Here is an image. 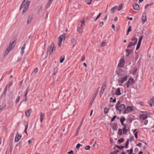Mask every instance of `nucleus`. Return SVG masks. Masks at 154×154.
Listing matches in <instances>:
<instances>
[{
    "label": "nucleus",
    "mask_w": 154,
    "mask_h": 154,
    "mask_svg": "<svg viewBox=\"0 0 154 154\" xmlns=\"http://www.w3.org/2000/svg\"><path fill=\"white\" fill-rule=\"evenodd\" d=\"M30 3V2L26 0H24L23 2L20 7V9L22 10L23 9L22 12V15H23L26 12L29 8V7Z\"/></svg>",
    "instance_id": "nucleus-1"
},
{
    "label": "nucleus",
    "mask_w": 154,
    "mask_h": 154,
    "mask_svg": "<svg viewBox=\"0 0 154 154\" xmlns=\"http://www.w3.org/2000/svg\"><path fill=\"white\" fill-rule=\"evenodd\" d=\"M118 75L120 77L118 80L119 83L122 84L127 80V76L126 75H125L122 71H120L118 72Z\"/></svg>",
    "instance_id": "nucleus-2"
},
{
    "label": "nucleus",
    "mask_w": 154,
    "mask_h": 154,
    "mask_svg": "<svg viewBox=\"0 0 154 154\" xmlns=\"http://www.w3.org/2000/svg\"><path fill=\"white\" fill-rule=\"evenodd\" d=\"M16 42L15 41H13L12 42H10L9 47L6 49L5 52V54L7 55L9 53L10 51L12 50L14 47V44L16 43Z\"/></svg>",
    "instance_id": "nucleus-3"
},
{
    "label": "nucleus",
    "mask_w": 154,
    "mask_h": 154,
    "mask_svg": "<svg viewBox=\"0 0 154 154\" xmlns=\"http://www.w3.org/2000/svg\"><path fill=\"white\" fill-rule=\"evenodd\" d=\"M117 111H118L121 112L122 111L125 110V106L124 104H121L117 108H116Z\"/></svg>",
    "instance_id": "nucleus-4"
},
{
    "label": "nucleus",
    "mask_w": 154,
    "mask_h": 154,
    "mask_svg": "<svg viewBox=\"0 0 154 154\" xmlns=\"http://www.w3.org/2000/svg\"><path fill=\"white\" fill-rule=\"evenodd\" d=\"M83 26H82L80 24H79L78 25L77 30L79 33H82L83 32Z\"/></svg>",
    "instance_id": "nucleus-5"
},
{
    "label": "nucleus",
    "mask_w": 154,
    "mask_h": 154,
    "mask_svg": "<svg viewBox=\"0 0 154 154\" xmlns=\"http://www.w3.org/2000/svg\"><path fill=\"white\" fill-rule=\"evenodd\" d=\"M134 83V80L132 78H130L127 82L126 86H127V88H128L130 85L133 84Z\"/></svg>",
    "instance_id": "nucleus-6"
},
{
    "label": "nucleus",
    "mask_w": 154,
    "mask_h": 154,
    "mask_svg": "<svg viewBox=\"0 0 154 154\" xmlns=\"http://www.w3.org/2000/svg\"><path fill=\"white\" fill-rule=\"evenodd\" d=\"M63 38L64 39L65 38V35L64 34L62 35H61L60 37L59 38V39H58L59 42L58 43V45L59 46H60L62 42V40Z\"/></svg>",
    "instance_id": "nucleus-7"
},
{
    "label": "nucleus",
    "mask_w": 154,
    "mask_h": 154,
    "mask_svg": "<svg viewBox=\"0 0 154 154\" xmlns=\"http://www.w3.org/2000/svg\"><path fill=\"white\" fill-rule=\"evenodd\" d=\"M133 110L131 106H128L126 109H125V110L124 111L123 113L124 114L130 112L132 111Z\"/></svg>",
    "instance_id": "nucleus-8"
},
{
    "label": "nucleus",
    "mask_w": 154,
    "mask_h": 154,
    "mask_svg": "<svg viewBox=\"0 0 154 154\" xmlns=\"http://www.w3.org/2000/svg\"><path fill=\"white\" fill-rule=\"evenodd\" d=\"M143 35H141L139 37L138 42L137 43V47L136 48V50H138V49L140 47V45H141V43L142 40L143 39Z\"/></svg>",
    "instance_id": "nucleus-9"
},
{
    "label": "nucleus",
    "mask_w": 154,
    "mask_h": 154,
    "mask_svg": "<svg viewBox=\"0 0 154 154\" xmlns=\"http://www.w3.org/2000/svg\"><path fill=\"white\" fill-rule=\"evenodd\" d=\"M125 64V60L124 59H121L119 61V63L118 64V66L119 67H123Z\"/></svg>",
    "instance_id": "nucleus-10"
},
{
    "label": "nucleus",
    "mask_w": 154,
    "mask_h": 154,
    "mask_svg": "<svg viewBox=\"0 0 154 154\" xmlns=\"http://www.w3.org/2000/svg\"><path fill=\"white\" fill-rule=\"evenodd\" d=\"M132 6L134 10L137 11H138L139 10V6L138 4L136 3H134L132 5Z\"/></svg>",
    "instance_id": "nucleus-11"
},
{
    "label": "nucleus",
    "mask_w": 154,
    "mask_h": 154,
    "mask_svg": "<svg viewBox=\"0 0 154 154\" xmlns=\"http://www.w3.org/2000/svg\"><path fill=\"white\" fill-rule=\"evenodd\" d=\"M148 103L151 107H152L153 105H154V98H150L148 102Z\"/></svg>",
    "instance_id": "nucleus-12"
},
{
    "label": "nucleus",
    "mask_w": 154,
    "mask_h": 154,
    "mask_svg": "<svg viewBox=\"0 0 154 154\" xmlns=\"http://www.w3.org/2000/svg\"><path fill=\"white\" fill-rule=\"evenodd\" d=\"M54 45L53 43H52L51 46L49 48V52H50L49 54L51 55L52 54V52H53V50L54 48Z\"/></svg>",
    "instance_id": "nucleus-13"
},
{
    "label": "nucleus",
    "mask_w": 154,
    "mask_h": 154,
    "mask_svg": "<svg viewBox=\"0 0 154 154\" xmlns=\"http://www.w3.org/2000/svg\"><path fill=\"white\" fill-rule=\"evenodd\" d=\"M146 21V14H143L142 18V24H143Z\"/></svg>",
    "instance_id": "nucleus-14"
},
{
    "label": "nucleus",
    "mask_w": 154,
    "mask_h": 154,
    "mask_svg": "<svg viewBox=\"0 0 154 154\" xmlns=\"http://www.w3.org/2000/svg\"><path fill=\"white\" fill-rule=\"evenodd\" d=\"M139 117L140 119L144 120L146 119L147 118V117L146 115L144 114L140 115Z\"/></svg>",
    "instance_id": "nucleus-15"
},
{
    "label": "nucleus",
    "mask_w": 154,
    "mask_h": 154,
    "mask_svg": "<svg viewBox=\"0 0 154 154\" xmlns=\"http://www.w3.org/2000/svg\"><path fill=\"white\" fill-rule=\"evenodd\" d=\"M54 0H48L47 4L45 5V9H47L51 4L52 2Z\"/></svg>",
    "instance_id": "nucleus-16"
},
{
    "label": "nucleus",
    "mask_w": 154,
    "mask_h": 154,
    "mask_svg": "<svg viewBox=\"0 0 154 154\" xmlns=\"http://www.w3.org/2000/svg\"><path fill=\"white\" fill-rule=\"evenodd\" d=\"M21 137L19 135L18 133L16 134L15 140V141H18L20 139Z\"/></svg>",
    "instance_id": "nucleus-17"
},
{
    "label": "nucleus",
    "mask_w": 154,
    "mask_h": 154,
    "mask_svg": "<svg viewBox=\"0 0 154 154\" xmlns=\"http://www.w3.org/2000/svg\"><path fill=\"white\" fill-rule=\"evenodd\" d=\"M82 122H83V121H82L81 122L80 125L79 126V127L77 128L75 135L74 136H76L78 134L79 132V131L80 130V129L82 125Z\"/></svg>",
    "instance_id": "nucleus-18"
},
{
    "label": "nucleus",
    "mask_w": 154,
    "mask_h": 154,
    "mask_svg": "<svg viewBox=\"0 0 154 154\" xmlns=\"http://www.w3.org/2000/svg\"><path fill=\"white\" fill-rule=\"evenodd\" d=\"M31 109H29L28 110L25 111V114L26 116L28 117H29L30 116L31 114Z\"/></svg>",
    "instance_id": "nucleus-19"
},
{
    "label": "nucleus",
    "mask_w": 154,
    "mask_h": 154,
    "mask_svg": "<svg viewBox=\"0 0 154 154\" xmlns=\"http://www.w3.org/2000/svg\"><path fill=\"white\" fill-rule=\"evenodd\" d=\"M71 43L72 45L73 48L76 43V41L74 38H72L71 39Z\"/></svg>",
    "instance_id": "nucleus-20"
},
{
    "label": "nucleus",
    "mask_w": 154,
    "mask_h": 154,
    "mask_svg": "<svg viewBox=\"0 0 154 154\" xmlns=\"http://www.w3.org/2000/svg\"><path fill=\"white\" fill-rule=\"evenodd\" d=\"M45 114L43 112H41L40 113V119L41 122H42L43 120Z\"/></svg>",
    "instance_id": "nucleus-21"
},
{
    "label": "nucleus",
    "mask_w": 154,
    "mask_h": 154,
    "mask_svg": "<svg viewBox=\"0 0 154 154\" xmlns=\"http://www.w3.org/2000/svg\"><path fill=\"white\" fill-rule=\"evenodd\" d=\"M26 44H24V45H23V46H24L23 47H22L21 48V54L22 55H23V54L24 53V49L25 48V47L26 46Z\"/></svg>",
    "instance_id": "nucleus-22"
},
{
    "label": "nucleus",
    "mask_w": 154,
    "mask_h": 154,
    "mask_svg": "<svg viewBox=\"0 0 154 154\" xmlns=\"http://www.w3.org/2000/svg\"><path fill=\"white\" fill-rule=\"evenodd\" d=\"M32 20V17L31 16H29L28 18V19L27 20V24L30 23Z\"/></svg>",
    "instance_id": "nucleus-23"
},
{
    "label": "nucleus",
    "mask_w": 154,
    "mask_h": 154,
    "mask_svg": "<svg viewBox=\"0 0 154 154\" xmlns=\"http://www.w3.org/2000/svg\"><path fill=\"white\" fill-rule=\"evenodd\" d=\"M115 94L117 95H120L121 94L120 88H118L117 89V90L115 92Z\"/></svg>",
    "instance_id": "nucleus-24"
},
{
    "label": "nucleus",
    "mask_w": 154,
    "mask_h": 154,
    "mask_svg": "<svg viewBox=\"0 0 154 154\" xmlns=\"http://www.w3.org/2000/svg\"><path fill=\"white\" fill-rule=\"evenodd\" d=\"M125 120V117H123L120 119V121L121 123V124L122 125L125 126V125L124 124V122Z\"/></svg>",
    "instance_id": "nucleus-25"
},
{
    "label": "nucleus",
    "mask_w": 154,
    "mask_h": 154,
    "mask_svg": "<svg viewBox=\"0 0 154 154\" xmlns=\"http://www.w3.org/2000/svg\"><path fill=\"white\" fill-rule=\"evenodd\" d=\"M97 94V92H96L95 93L94 95V96L92 98V100L90 102V104H91V105L92 103H93V102L94 101V100L95 99V98L96 97Z\"/></svg>",
    "instance_id": "nucleus-26"
},
{
    "label": "nucleus",
    "mask_w": 154,
    "mask_h": 154,
    "mask_svg": "<svg viewBox=\"0 0 154 154\" xmlns=\"http://www.w3.org/2000/svg\"><path fill=\"white\" fill-rule=\"evenodd\" d=\"M136 44L135 43H133V42H131L129 43V45L127 46L128 48H130L131 47L135 45Z\"/></svg>",
    "instance_id": "nucleus-27"
},
{
    "label": "nucleus",
    "mask_w": 154,
    "mask_h": 154,
    "mask_svg": "<svg viewBox=\"0 0 154 154\" xmlns=\"http://www.w3.org/2000/svg\"><path fill=\"white\" fill-rule=\"evenodd\" d=\"M126 126H124V128H123L122 130L123 131V133L125 134H126L128 131V130L126 129Z\"/></svg>",
    "instance_id": "nucleus-28"
},
{
    "label": "nucleus",
    "mask_w": 154,
    "mask_h": 154,
    "mask_svg": "<svg viewBox=\"0 0 154 154\" xmlns=\"http://www.w3.org/2000/svg\"><path fill=\"white\" fill-rule=\"evenodd\" d=\"M118 126L116 124H113L112 125L113 129L115 130L116 131L117 129Z\"/></svg>",
    "instance_id": "nucleus-29"
},
{
    "label": "nucleus",
    "mask_w": 154,
    "mask_h": 154,
    "mask_svg": "<svg viewBox=\"0 0 154 154\" xmlns=\"http://www.w3.org/2000/svg\"><path fill=\"white\" fill-rule=\"evenodd\" d=\"M65 59V56H61L60 58V63H62L63 62Z\"/></svg>",
    "instance_id": "nucleus-30"
},
{
    "label": "nucleus",
    "mask_w": 154,
    "mask_h": 154,
    "mask_svg": "<svg viewBox=\"0 0 154 154\" xmlns=\"http://www.w3.org/2000/svg\"><path fill=\"white\" fill-rule=\"evenodd\" d=\"M123 6V5L122 4H121L117 8L118 11H119L121 10Z\"/></svg>",
    "instance_id": "nucleus-31"
},
{
    "label": "nucleus",
    "mask_w": 154,
    "mask_h": 154,
    "mask_svg": "<svg viewBox=\"0 0 154 154\" xmlns=\"http://www.w3.org/2000/svg\"><path fill=\"white\" fill-rule=\"evenodd\" d=\"M131 26H130L128 28L127 30L126 35H128L129 34V32H131Z\"/></svg>",
    "instance_id": "nucleus-32"
},
{
    "label": "nucleus",
    "mask_w": 154,
    "mask_h": 154,
    "mask_svg": "<svg viewBox=\"0 0 154 154\" xmlns=\"http://www.w3.org/2000/svg\"><path fill=\"white\" fill-rule=\"evenodd\" d=\"M122 129H119L118 131V134H119V136H121L122 135Z\"/></svg>",
    "instance_id": "nucleus-33"
},
{
    "label": "nucleus",
    "mask_w": 154,
    "mask_h": 154,
    "mask_svg": "<svg viewBox=\"0 0 154 154\" xmlns=\"http://www.w3.org/2000/svg\"><path fill=\"white\" fill-rule=\"evenodd\" d=\"M106 88V84L105 83H104L102 85V86L101 87V89L104 90Z\"/></svg>",
    "instance_id": "nucleus-34"
},
{
    "label": "nucleus",
    "mask_w": 154,
    "mask_h": 154,
    "mask_svg": "<svg viewBox=\"0 0 154 154\" xmlns=\"http://www.w3.org/2000/svg\"><path fill=\"white\" fill-rule=\"evenodd\" d=\"M117 6H115L111 9V12H113L115 11L116 9L117 8Z\"/></svg>",
    "instance_id": "nucleus-35"
},
{
    "label": "nucleus",
    "mask_w": 154,
    "mask_h": 154,
    "mask_svg": "<svg viewBox=\"0 0 154 154\" xmlns=\"http://www.w3.org/2000/svg\"><path fill=\"white\" fill-rule=\"evenodd\" d=\"M5 103L3 102L2 104V105H1L0 106V108L1 109V110L2 109L5 107Z\"/></svg>",
    "instance_id": "nucleus-36"
},
{
    "label": "nucleus",
    "mask_w": 154,
    "mask_h": 154,
    "mask_svg": "<svg viewBox=\"0 0 154 154\" xmlns=\"http://www.w3.org/2000/svg\"><path fill=\"white\" fill-rule=\"evenodd\" d=\"M131 41L134 42L133 43H135V44H136L137 41V39L134 37L131 39Z\"/></svg>",
    "instance_id": "nucleus-37"
},
{
    "label": "nucleus",
    "mask_w": 154,
    "mask_h": 154,
    "mask_svg": "<svg viewBox=\"0 0 154 154\" xmlns=\"http://www.w3.org/2000/svg\"><path fill=\"white\" fill-rule=\"evenodd\" d=\"M13 84V81H10L6 85L8 87H9L11 86Z\"/></svg>",
    "instance_id": "nucleus-38"
},
{
    "label": "nucleus",
    "mask_w": 154,
    "mask_h": 154,
    "mask_svg": "<svg viewBox=\"0 0 154 154\" xmlns=\"http://www.w3.org/2000/svg\"><path fill=\"white\" fill-rule=\"evenodd\" d=\"M125 51L127 54H130L131 53L132 50L126 49L125 50Z\"/></svg>",
    "instance_id": "nucleus-39"
},
{
    "label": "nucleus",
    "mask_w": 154,
    "mask_h": 154,
    "mask_svg": "<svg viewBox=\"0 0 154 154\" xmlns=\"http://www.w3.org/2000/svg\"><path fill=\"white\" fill-rule=\"evenodd\" d=\"M81 24H80L81 25H82V26H84L85 24V18L82 19V21H80Z\"/></svg>",
    "instance_id": "nucleus-40"
},
{
    "label": "nucleus",
    "mask_w": 154,
    "mask_h": 154,
    "mask_svg": "<svg viewBox=\"0 0 154 154\" xmlns=\"http://www.w3.org/2000/svg\"><path fill=\"white\" fill-rule=\"evenodd\" d=\"M38 69L37 68H35L34 69L33 71V72H32V74L33 73H35V74L37 72H38Z\"/></svg>",
    "instance_id": "nucleus-41"
},
{
    "label": "nucleus",
    "mask_w": 154,
    "mask_h": 154,
    "mask_svg": "<svg viewBox=\"0 0 154 154\" xmlns=\"http://www.w3.org/2000/svg\"><path fill=\"white\" fill-rule=\"evenodd\" d=\"M115 147L118 148L119 149H122L124 147V146H119L118 145L116 146Z\"/></svg>",
    "instance_id": "nucleus-42"
},
{
    "label": "nucleus",
    "mask_w": 154,
    "mask_h": 154,
    "mask_svg": "<svg viewBox=\"0 0 154 154\" xmlns=\"http://www.w3.org/2000/svg\"><path fill=\"white\" fill-rule=\"evenodd\" d=\"M20 96H18L15 101V103L16 104L17 103H18L19 102L20 100Z\"/></svg>",
    "instance_id": "nucleus-43"
},
{
    "label": "nucleus",
    "mask_w": 154,
    "mask_h": 154,
    "mask_svg": "<svg viewBox=\"0 0 154 154\" xmlns=\"http://www.w3.org/2000/svg\"><path fill=\"white\" fill-rule=\"evenodd\" d=\"M104 91V90L101 89L100 92V97H101L102 94H103Z\"/></svg>",
    "instance_id": "nucleus-44"
},
{
    "label": "nucleus",
    "mask_w": 154,
    "mask_h": 154,
    "mask_svg": "<svg viewBox=\"0 0 154 154\" xmlns=\"http://www.w3.org/2000/svg\"><path fill=\"white\" fill-rule=\"evenodd\" d=\"M29 91V87H28L26 90V92L24 95V97H26V95L27 94L28 92Z\"/></svg>",
    "instance_id": "nucleus-45"
},
{
    "label": "nucleus",
    "mask_w": 154,
    "mask_h": 154,
    "mask_svg": "<svg viewBox=\"0 0 154 154\" xmlns=\"http://www.w3.org/2000/svg\"><path fill=\"white\" fill-rule=\"evenodd\" d=\"M124 141V139L122 138H121L120 139H119L118 140V142H119L120 143H121L123 142Z\"/></svg>",
    "instance_id": "nucleus-46"
},
{
    "label": "nucleus",
    "mask_w": 154,
    "mask_h": 154,
    "mask_svg": "<svg viewBox=\"0 0 154 154\" xmlns=\"http://www.w3.org/2000/svg\"><path fill=\"white\" fill-rule=\"evenodd\" d=\"M153 5V3H150V4H147L145 7V9H146V8H147V7H149V6H152V5Z\"/></svg>",
    "instance_id": "nucleus-47"
},
{
    "label": "nucleus",
    "mask_w": 154,
    "mask_h": 154,
    "mask_svg": "<svg viewBox=\"0 0 154 154\" xmlns=\"http://www.w3.org/2000/svg\"><path fill=\"white\" fill-rule=\"evenodd\" d=\"M58 70V69L57 68H55L54 69V75H55L57 72Z\"/></svg>",
    "instance_id": "nucleus-48"
},
{
    "label": "nucleus",
    "mask_w": 154,
    "mask_h": 154,
    "mask_svg": "<svg viewBox=\"0 0 154 154\" xmlns=\"http://www.w3.org/2000/svg\"><path fill=\"white\" fill-rule=\"evenodd\" d=\"M129 139H128L125 144V147H126V148H128V146L129 144Z\"/></svg>",
    "instance_id": "nucleus-49"
},
{
    "label": "nucleus",
    "mask_w": 154,
    "mask_h": 154,
    "mask_svg": "<svg viewBox=\"0 0 154 154\" xmlns=\"http://www.w3.org/2000/svg\"><path fill=\"white\" fill-rule=\"evenodd\" d=\"M104 112L105 114H106L108 112V109L106 108H105L104 110Z\"/></svg>",
    "instance_id": "nucleus-50"
},
{
    "label": "nucleus",
    "mask_w": 154,
    "mask_h": 154,
    "mask_svg": "<svg viewBox=\"0 0 154 154\" xmlns=\"http://www.w3.org/2000/svg\"><path fill=\"white\" fill-rule=\"evenodd\" d=\"M91 1H92L91 0H86L85 1L87 4L88 5H90L91 3Z\"/></svg>",
    "instance_id": "nucleus-51"
},
{
    "label": "nucleus",
    "mask_w": 154,
    "mask_h": 154,
    "mask_svg": "<svg viewBox=\"0 0 154 154\" xmlns=\"http://www.w3.org/2000/svg\"><path fill=\"white\" fill-rule=\"evenodd\" d=\"M6 92H7V91H4V92H3V94H2V97H5V96L6 95Z\"/></svg>",
    "instance_id": "nucleus-52"
},
{
    "label": "nucleus",
    "mask_w": 154,
    "mask_h": 154,
    "mask_svg": "<svg viewBox=\"0 0 154 154\" xmlns=\"http://www.w3.org/2000/svg\"><path fill=\"white\" fill-rule=\"evenodd\" d=\"M90 149V146H89L87 145L85 146V149L86 150H88Z\"/></svg>",
    "instance_id": "nucleus-53"
},
{
    "label": "nucleus",
    "mask_w": 154,
    "mask_h": 154,
    "mask_svg": "<svg viewBox=\"0 0 154 154\" xmlns=\"http://www.w3.org/2000/svg\"><path fill=\"white\" fill-rule=\"evenodd\" d=\"M117 118V116H114L111 119V121L112 122H113L115 119Z\"/></svg>",
    "instance_id": "nucleus-54"
},
{
    "label": "nucleus",
    "mask_w": 154,
    "mask_h": 154,
    "mask_svg": "<svg viewBox=\"0 0 154 154\" xmlns=\"http://www.w3.org/2000/svg\"><path fill=\"white\" fill-rule=\"evenodd\" d=\"M120 101H119L116 105V108H117L119 106H120Z\"/></svg>",
    "instance_id": "nucleus-55"
},
{
    "label": "nucleus",
    "mask_w": 154,
    "mask_h": 154,
    "mask_svg": "<svg viewBox=\"0 0 154 154\" xmlns=\"http://www.w3.org/2000/svg\"><path fill=\"white\" fill-rule=\"evenodd\" d=\"M82 146V145H81L79 143H78V144L77 145H76V148L77 149H79V148H80V146Z\"/></svg>",
    "instance_id": "nucleus-56"
},
{
    "label": "nucleus",
    "mask_w": 154,
    "mask_h": 154,
    "mask_svg": "<svg viewBox=\"0 0 154 154\" xmlns=\"http://www.w3.org/2000/svg\"><path fill=\"white\" fill-rule=\"evenodd\" d=\"M28 125L27 124L26 127V128L25 129V130H24V132L26 133V134L27 135V131H26V130H27V129L28 128Z\"/></svg>",
    "instance_id": "nucleus-57"
},
{
    "label": "nucleus",
    "mask_w": 154,
    "mask_h": 154,
    "mask_svg": "<svg viewBox=\"0 0 154 154\" xmlns=\"http://www.w3.org/2000/svg\"><path fill=\"white\" fill-rule=\"evenodd\" d=\"M133 152V148H131L130 149V151L128 154H132Z\"/></svg>",
    "instance_id": "nucleus-58"
},
{
    "label": "nucleus",
    "mask_w": 154,
    "mask_h": 154,
    "mask_svg": "<svg viewBox=\"0 0 154 154\" xmlns=\"http://www.w3.org/2000/svg\"><path fill=\"white\" fill-rule=\"evenodd\" d=\"M137 133H138V131H137L134 134V136L136 139L137 138Z\"/></svg>",
    "instance_id": "nucleus-59"
},
{
    "label": "nucleus",
    "mask_w": 154,
    "mask_h": 154,
    "mask_svg": "<svg viewBox=\"0 0 154 154\" xmlns=\"http://www.w3.org/2000/svg\"><path fill=\"white\" fill-rule=\"evenodd\" d=\"M148 123V120H144V121L143 122V123L144 124V125H147V124Z\"/></svg>",
    "instance_id": "nucleus-60"
},
{
    "label": "nucleus",
    "mask_w": 154,
    "mask_h": 154,
    "mask_svg": "<svg viewBox=\"0 0 154 154\" xmlns=\"http://www.w3.org/2000/svg\"><path fill=\"white\" fill-rule=\"evenodd\" d=\"M101 13H100L98 15V16L95 19V21H96L98 18L101 15Z\"/></svg>",
    "instance_id": "nucleus-61"
},
{
    "label": "nucleus",
    "mask_w": 154,
    "mask_h": 154,
    "mask_svg": "<svg viewBox=\"0 0 154 154\" xmlns=\"http://www.w3.org/2000/svg\"><path fill=\"white\" fill-rule=\"evenodd\" d=\"M137 69L136 68L133 71V74H135L137 71Z\"/></svg>",
    "instance_id": "nucleus-62"
},
{
    "label": "nucleus",
    "mask_w": 154,
    "mask_h": 154,
    "mask_svg": "<svg viewBox=\"0 0 154 154\" xmlns=\"http://www.w3.org/2000/svg\"><path fill=\"white\" fill-rule=\"evenodd\" d=\"M119 152V151L118 150H117L113 152H112V153H114V154H116L117 153H118Z\"/></svg>",
    "instance_id": "nucleus-63"
},
{
    "label": "nucleus",
    "mask_w": 154,
    "mask_h": 154,
    "mask_svg": "<svg viewBox=\"0 0 154 154\" xmlns=\"http://www.w3.org/2000/svg\"><path fill=\"white\" fill-rule=\"evenodd\" d=\"M85 59V57L84 55L81 58V61H83Z\"/></svg>",
    "instance_id": "nucleus-64"
}]
</instances>
